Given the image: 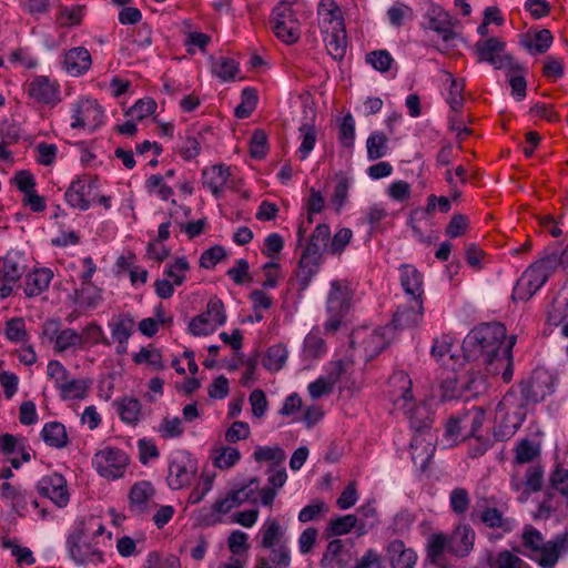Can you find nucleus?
Listing matches in <instances>:
<instances>
[{"label":"nucleus","mask_w":568,"mask_h":568,"mask_svg":"<svg viewBox=\"0 0 568 568\" xmlns=\"http://www.w3.org/2000/svg\"><path fill=\"white\" fill-rule=\"evenodd\" d=\"M516 336L507 338L501 323H485L471 329L463 342L465 358L483 364L489 374L501 373L505 383L514 375L513 347Z\"/></svg>","instance_id":"obj_1"},{"label":"nucleus","mask_w":568,"mask_h":568,"mask_svg":"<svg viewBox=\"0 0 568 568\" xmlns=\"http://www.w3.org/2000/svg\"><path fill=\"white\" fill-rule=\"evenodd\" d=\"M523 542L530 550V558L539 566L554 568L560 555L568 551V530L545 542L538 530L527 527L523 534Z\"/></svg>","instance_id":"obj_2"},{"label":"nucleus","mask_w":568,"mask_h":568,"mask_svg":"<svg viewBox=\"0 0 568 568\" xmlns=\"http://www.w3.org/2000/svg\"><path fill=\"white\" fill-rule=\"evenodd\" d=\"M418 12L422 19L420 28L424 31L436 33L448 47L455 45V41L459 39L455 30L457 20L447 10L433 0H419Z\"/></svg>","instance_id":"obj_3"},{"label":"nucleus","mask_w":568,"mask_h":568,"mask_svg":"<svg viewBox=\"0 0 568 568\" xmlns=\"http://www.w3.org/2000/svg\"><path fill=\"white\" fill-rule=\"evenodd\" d=\"M352 292L348 282L334 280L331 282V290L327 294L326 311L328 320L325 329L336 332L341 326L343 317L351 307Z\"/></svg>","instance_id":"obj_4"},{"label":"nucleus","mask_w":568,"mask_h":568,"mask_svg":"<svg viewBox=\"0 0 568 568\" xmlns=\"http://www.w3.org/2000/svg\"><path fill=\"white\" fill-rule=\"evenodd\" d=\"M85 534L87 523L82 519L67 539L70 557L78 565L103 561V552L100 549L99 541H87Z\"/></svg>","instance_id":"obj_5"},{"label":"nucleus","mask_w":568,"mask_h":568,"mask_svg":"<svg viewBox=\"0 0 568 568\" xmlns=\"http://www.w3.org/2000/svg\"><path fill=\"white\" fill-rule=\"evenodd\" d=\"M329 236L331 230L326 224H318L313 232L300 260L298 277L304 287L316 273L321 250L327 245Z\"/></svg>","instance_id":"obj_6"},{"label":"nucleus","mask_w":568,"mask_h":568,"mask_svg":"<svg viewBox=\"0 0 568 568\" xmlns=\"http://www.w3.org/2000/svg\"><path fill=\"white\" fill-rule=\"evenodd\" d=\"M514 395L507 394L496 406V425L494 427V437L496 440H507L515 435L525 420V413L518 408L510 412Z\"/></svg>","instance_id":"obj_7"},{"label":"nucleus","mask_w":568,"mask_h":568,"mask_svg":"<svg viewBox=\"0 0 568 568\" xmlns=\"http://www.w3.org/2000/svg\"><path fill=\"white\" fill-rule=\"evenodd\" d=\"M272 29L275 36L286 44H293L301 37L300 21L288 3L282 2L273 9Z\"/></svg>","instance_id":"obj_8"},{"label":"nucleus","mask_w":568,"mask_h":568,"mask_svg":"<svg viewBox=\"0 0 568 568\" xmlns=\"http://www.w3.org/2000/svg\"><path fill=\"white\" fill-rule=\"evenodd\" d=\"M226 322L223 302L212 298L206 305V311L193 317L189 323V332L194 336H206L215 332Z\"/></svg>","instance_id":"obj_9"},{"label":"nucleus","mask_w":568,"mask_h":568,"mask_svg":"<svg viewBox=\"0 0 568 568\" xmlns=\"http://www.w3.org/2000/svg\"><path fill=\"white\" fill-rule=\"evenodd\" d=\"M71 119L72 129H87L93 132L102 125L104 111L97 101L84 99L72 105Z\"/></svg>","instance_id":"obj_10"},{"label":"nucleus","mask_w":568,"mask_h":568,"mask_svg":"<svg viewBox=\"0 0 568 568\" xmlns=\"http://www.w3.org/2000/svg\"><path fill=\"white\" fill-rule=\"evenodd\" d=\"M92 464L102 477L116 479L124 474L128 456L121 449L106 447L94 455Z\"/></svg>","instance_id":"obj_11"},{"label":"nucleus","mask_w":568,"mask_h":568,"mask_svg":"<svg viewBox=\"0 0 568 568\" xmlns=\"http://www.w3.org/2000/svg\"><path fill=\"white\" fill-rule=\"evenodd\" d=\"M504 49L505 42L496 37L477 41L474 45L478 61L488 62L495 69H504L515 65V59L510 54L504 53Z\"/></svg>","instance_id":"obj_12"},{"label":"nucleus","mask_w":568,"mask_h":568,"mask_svg":"<svg viewBox=\"0 0 568 568\" xmlns=\"http://www.w3.org/2000/svg\"><path fill=\"white\" fill-rule=\"evenodd\" d=\"M196 473V463L185 452L175 453L169 464L168 484L172 489L189 485Z\"/></svg>","instance_id":"obj_13"},{"label":"nucleus","mask_w":568,"mask_h":568,"mask_svg":"<svg viewBox=\"0 0 568 568\" xmlns=\"http://www.w3.org/2000/svg\"><path fill=\"white\" fill-rule=\"evenodd\" d=\"M549 276L547 275V271H545L541 266H536L532 264L517 281V284L513 291V300H529L539 288L544 286Z\"/></svg>","instance_id":"obj_14"},{"label":"nucleus","mask_w":568,"mask_h":568,"mask_svg":"<svg viewBox=\"0 0 568 568\" xmlns=\"http://www.w3.org/2000/svg\"><path fill=\"white\" fill-rule=\"evenodd\" d=\"M329 28L326 29L325 44L328 54L334 60H342L346 53L347 37L341 18H335L332 10H328Z\"/></svg>","instance_id":"obj_15"},{"label":"nucleus","mask_w":568,"mask_h":568,"mask_svg":"<svg viewBox=\"0 0 568 568\" xmlns=\"http://www.w3.org/2000/svg\"><path fill=\"white\" fill-rule=\"evenodd\" d=\"M388 397L396 410L412 405V379L405 372H395L388 381Z\"/></svg>","instance_id":"obj_16"},{"label":"nucleus","mask_w":568,"mask_h":568,"mask_svg":"<svg viewBox=\"0 0 568 568\" xmlns=\"http://www.w3.org/2000/svg\"><path fill=\"white\" fill-rule=\"evenodd\" d=\"M437 437L435 432L415 433L410 442L412 460L420 470L428 466L434 452Z\"/></svg>","instance_id":"obj_17"},{"label":"nucleus","mask_w":568,"mask_h":568,"mask_svg":"<svg viewBox=\"0 0 568 568\" xmlns=\"http://www.w3.org/2000/svg\"><path fill=\"white\" fill-rule=\"evenodd\" d=\"M93 179H78L67 190L64 197L68 204L74 209L85 211L90 207V196L97 187Z\"/></svg>","instance_id":"obj_18"},{"label":"nucleus","mask_w":568,"mask_h":568,"mask_svg":"<svg viewBox=\"0 0 568 568\" xmlns=\"http://www.w3.org/2000/svg\"><path fill=\"white\" fill-rule=\"evenodd\" d=\"M423 320V302L422 298L410 300L408 304L397 308L393 317L394 328H412L416 327Z\"/></svg>","instance_id":"obj_19"},{"label":"nucleus","mask_w":568,"mask_h":568,"mask_svg":"<svg viewBox=\"0 0 568 568\" xmlns=\"http://www.w3.org/2000/svg\"><path fill=\"white\" fill-rule=\"evenodd\" d=\"M409 420L410 429L415 433L433 432L432 412L424 403L416 404L414 400L412 405L400 409Z\"/></svg>","instance_id":"obj_20"},{"label":"nucleus","mask_w":568,"mask_h":568,"mask_svg":"<svg viewBox=\"0 0 568 568\" xmlns=\"http://www.w3.org/2000/svg\"><path fill=\"white\" fill-rule=\"evenodd\" d=\"M91 63V54L84 47L68 50L63 59V68L72 77L84 74L90 69Z\"/></svg>","instance_id":"obj_21"},{"label":"nucleus","mask_w":568,"mask_h":568,"mask_svg":"<svg viewBox=\"0 0 568 568\" xmlns=\"http://www.w3.org/2000/svg\"><path fill=\"white\" fill-rule=\"evenodd\" d=\"M474 540V529L468 525H460L448 538V551L457 557H465L473 549Z\"/></svg>","instance_id":"obj_22"},{"label":"nucleus","mask_w":568,"mask_h":568,"mask_svg":"<svg viewBox=\"0 0 568 568\" xmlns=\"http://www.w3.org/2000/svg\"><path fill=\"white\" fill-rule=\"evenodd\" d=\"M2 282H17L26 272L27 265L22 253L19 251H9L3 257H0Z\"/></svg>","instance_id":"obj_23"},{"label":"nucleus","mask_w":568,"mask_h":568,"mask_svg":"<svg viewBox=\"0 0 568 568\" xmlns=\"http://www.w3.org/2000/svg\"><path fill=\"white\" fill-rule=\"evenodd\" d=\"M29 95L39 103H55L58 101V87L49 78L39 75L29 84Z\"/></svg>","instance_id":"obj_24"},{"label":"nucleus","mask_w":568,"mask_h":568,"mask_svg":"<svg viewBox=\"0 0 568 568\" xmlns=\"http://www.w3.org/2000/svg\"><path fill=\"white\" fill-rule=\"evenodd\" d=\"M387 551L393 568H414L417 555L412 548H406L402 540H393Z\"/></svg>","instance_id":"obj_25"},{"label":"nucleus","mask_w":568,"mask_h":568,"mask_svg":"<svg viewBox=\"0 0 568 568\" xmlns=\"http://www.w3.org/2000/svg\"><path fill=\"white\" fill-rule=\"evenodd\" d=\"M230 178V169L223 164L212 165L203 171V185L219 196Z\"/></svg>","instance_id":"obj_26"},{"label":"nucleus","mask_w":568,"mask_h":568,"mask_svg":"<svg viewBox=\"0 0 568 568\" xmlns=\"http://www.w3.org/2000/svg\"><path fill=\"white\" fill-rule=\"evenodd\" d=\"M38 493L41 497H68V485L65 478L58 473L43 476L38 481Z\"/></svg>","instance_id":"obj_27"},{"label":"nucleus","mask_w":568,"mask_h":568,"mask_svg":"<svg viewBox=\"0 0 568 568\" xmlns=\"http://www.w3.org/2000/svg\"><path fill=\"white\" fill-rule=\"evenodd\" d=\"M400 284L403 290L410 300L422 298L423 277L422 274L412 265H403L400 267Z\"/></svg>","instance_id":"obj_28"},{"label":"nucleus","mask_w":568,"mask_h":568,"mask_svg":"<svg viewBox=\"0 0 568 568\" xmlns=\"http://www.w3.org/2000/svg\"><path fill=\"white\" fill-rule=\"evenodd\" d=\"M52 276L53 273L49 268H40L30 273L26 278V295L28 297L40 295L49 287Z\"/></svg>","instance_id":"obj_29"},{"label":"nucleus","mask_w":568,"mask_h":568,"mask_svg":"<svg viewBox=\"0 0 568 568\" xmlns=\"http://www.w3.org/2000/svg\"><path fill=\"white\" fill-rule=\"evenodd\" d=\"M111 335L114 341L119 343V353L126 349L128 341L133 332L134 321L128 315H119L116 320L110 324Z\"/></svg>","instance_id":"obj_30"},{"label":"nucleus","mask_w":568,"mask_h":568,"mask_svg":"<svg viewBox=\"0 0 568 568\" xmlns=\"http://www.w3.org/2000/svg\"><path fill=\"white\" fill-rule=\"evenodd\" d=\"M471 520L478 518L489 528H503L504 530H511L514 527V520L505 518L503 514L496 508H487L480 513L471 511Z\"/></svg>","instance_id":"obj_31"},{"label":"nucleus","mask_w":568,"mask_h":568,"mask_svg":"<svg viewBox=\"0 0 568 568\" xmlns=\"http://www.w3.org/2000/svg\"><path fill=\"white\" fill-rule=\"evenodd\" d=\"M392 333L390 326L379 327L364 341V347L369 357L378 355L388 345Z\"/></svg>","instance_id":"obj_32"},{"label":"nucleus","mask_w":568,"mask_h":568,"mask_svg":"<svg viewBox=\"0 0 568 568\" xmlns=\"http://www.w3.org/2000/svg\"><path fill=\"white\" fill-rule=\"evenodd\" d=\"M284 530L275 519H267L261 528V546L270 548L285 544Z\"/></svg>","instance_id":"obj_33"},{"label":"nucleus","mask_w":568,"mask_h":568,"mask_svg":"<svg viewBox=\"0 0 568 568\" xmlns=\"http://www.w3.org/2000/svg\"><path fill=\"white\" fill-rule=\"evenodd\" d=\"M506 69V77L509 85L511 87V95L517 101H521L526 97L527 82L524 73L525 69L515 61V65H510Z\"/></svg>","instance_id":"obj_34"},{"label":"nucleus","mask_w":568,"mask_h":568,"mask_svg":"<svg viewBox=\"0 0 568 568\" xmlns=\"http://www.w3.org/2000/svg\"><path fill=\"white\" fill-rule=\"evenodd\" d=\"M41 437L47 445L55 448H63L68 443L65 428L59 422L45 424L42 428Z\"/></svg>","instance_id":"obj_35"},{"label":"nucleus","mask_w":568,"mask_h":568,"mask_svg":"<svg viewBox=\"0 0 568 568\" xmlns=\"http://www.w3.org/2000/svg\"><path fill=\"white\" fill-rule=\"evenodd\" d=\"M464 437H477L485 422V412L480 407H473L462 416Z\"/></svg>","instance_id":"obj_36"},{"label":"nucleus","mask_w":568,"mask_h":568,"mask_svg":"<svg viewBox=\"0 0 568 568\" xmlns=\"http://www.w3.org/2000/svg\"><path fill=\"white\" fill-rule=\"evenodd\" d=\"M88 388L89 382L87 379L69 377L58 389L60 390L62 399L69 400L84 398Z\"/></svg>","instance_id":"obj_37"},{"label":"nucleus","mask_w":568,"mask_h":568,"mask_svg":"<svg viewBox=\"0 0 568 568\" xmlns=\"http://www.w3.org/2000/svg\"><path fill=\"white\" fill-rule=\"evenodd\" d=\"M287 479V474L284 468L273 466L267 470L268 485L260 491L258 497H274L277 489L281 488Z\"/></svg>","instance_id":"obj_38"},{"label":"nucleus","mask_w":568,"mask_h":568,"mask_svg":"<svg viewBox=\"0 0 568 568\" xmlns=\"http://www.w3.org/2000/svg\"><path fill=\"white\" fill-rule=\"evenodd\" d=\"M287 355V348L283 344L273 345L267 349L263 365L271 372H277L286 363Z\"/></svg>","instance_id":"obj_39"},{"label":"nucleus","mask_w":568,"mask_h":568,"mask_svg":"<svg viewBox=\"0 0 568 568\" xmlns=\"http://www.w3.org/2000/svg\"><path fill=\"white\" fill-rule=\"evenodd\" d=\"M367 159L378 160L387 153V136L383 132H373L366 141Z\"/></svg>","instance_id":"obj_40"},{"label":"nucleus","mask_w":568,"mask_h":568,"mask_svg":"<svg viewBox=\"0 0 568 568\" xmlns=\"http://www.w3.org/2000/svg\"><path fill=\"white\" fill-rule=\"evenodd\" d=\"M447 81L449 82L446 101L454 112H458L464 105V81H457L452 73L446 72Z\"/></svg>","instance_id":"obj_41"},{"label":"nucleus","mask_w":568,"mask_h":568,"mask_svg":"<svg viewBox=\"0 0 568 568\" xmlns=\"http://www.w3.org/2000/svg\"><path fill=\"white\" fill-rule=\"evenodd\" d=\"M118 413L126 424H134L139 420L141 403L133 397H124L118 403Z\"/></svg>","instance_id":"obj_42"},{"label":"nucleus","mask_w":568,"mask_h":568,"mask_svg":"<svg viewBox=\"0 0 568 568\" xmlns=\"http://www.w3.org/2000/svg\"><path fill=\"white\" fill-rule=\"evenodd\" d=\"M511 484L516 491H519L520 487L524 486L523 494L525 495L537 493L542 485V470L540 467H531L526 474L524 484L517 480H513Z\"/></svg>","instance_id":"obj_43"},{"label":"nucleus","mask_w":568,"mask_h":568,"mask_svg":"<svg viewBox=\"0 0 568 568\" xmlns=\"http://www.w3.org/2000/svg\"><path fill=\"white\" fill-rule=\"evenodd\" d=\"M190 270V264L186 257H178L174 263L168 264L163 272L164 278H168L174 285H182L185 281V274Z\"/></svg>","instance_id":"obj_44"},{"label":"nucleus","mask_w":568,"mask_h":568,"mask_svg":"<svg viewBox=\"0 0 568 568\" xmlns=\"http://www.w3.org/2000/svg\"><path fill=\"white\" fill-rule=\"evenodd\" d=\"M552 34L548 29L539 30L534 36V42L524 40L523 45L532 54L545 53L552 44Z\"/></svg>","instance_id":"obj_45"},{"label":"nucleus","mask_w":568,"mask_h":568,"mask_svg":"<svg viewBox=\"0 0 568 568\" xmlns=\"http://www.w3.org/2000/svg\"><path fill=\"white\" fill-rule=\"evenodd\" d=\"M339 376V372L336 374H328L327 376H322L311 383L308 385L310 396L314 399H317L324 395H327L333 392L334 385L337 382Z\"/></svg>","instance_id":"obj_46"},{"label":"nucleus","mask_w":568,"mask_h":568,"mask_svg":"<svg viewBox=\"0 0 568 568\" xmlns=\"http://www.w3.org/2000/svg\"><path fill=\"white\" fill-rule=\"evenodd\" d=\"M490 568H529L518 556L508 550L500 551L489 559Z\"/></svg>","instance_id":"obj_47"},{"label":"nucleus","mask_w":568,"mask_h":568,"mask_svg":"<svg viewBox=\"0 0 568 568\" xmlns=\"http://www.w3.org/2000/svg\"><path fill=\"white\" fill-rule=\"evenodd\" d=\"M442 399L450 400L463 396L462 382L454 372H449L440 383Z\"/></svg>","instance_id":"obj_48"},{"label":"nucleus","mask_w":568,"mask_h":568,"mask_svg":"<svg viewBox=\"0 0 568 568\" xmlns=\"http://www.w3.org/2000/svg\"><path fill=\"white\" fill-rule=\"evenodd\" d=\"M286 455L280 446H258L254 452L256 462H272L274 466L282 464Z\"/></svg>","instance_id":"obj_49"},{"label":"nucleus","mask_w":568,"mask_h":568,"mask_svg":"<svg viewBox=\"0 0 568 568\" xmlns=\"http://www.w3.org/2000/svg\"><path fill=\"white\" fill-rule=\"evenodd\" d=\"M212 70L222 81H231L239 71V65L233 59L221 57L214 62Z\"/></svg>","instance_id":"obj_50"},{"label":"nucleus","mask_w":568,"mask_h":568,"mask_svg":"<svg viewBox=\"0 0 568 568\" xmlns=\"http://www.w3.org/2000/svg\"><path fill=\"white\" fill-rule=\"evenodd\" d=\"M302 143L297 150L301 160H305L313 151L316 143V132L314 128L307 123L300 128Z\"/></svg>","instance_id":"obj_51"},{"label":"nucleus","mask_w":568,"mask_h":568,"mask_svg":"<svg viewBox=\"0 0 568 568\" xmlns=\"http://www.w3.org/2000/svg\"><path fill=\"white\" fill-rule=\"evenodd\" d=\"M158 432L163 438L180 437L184 432L182 419L178 416H166L159 425Z\"/></svg>","instance_id":"obj_52"},{"label":"nucleus","mask_w":568,"mask_h":568,"mask_svg":"<svg viewBox=\"0 0 568 568\" xmlns=\"http://www.w3.org/2000/svg\"><path fill=\"white\" fill-rule=\"evenodd\" d=\"M413 16V9L409 6L402 2H396L387 10L389 23L396 28L402 27L405 19H412Z\"/></svg>","instance_id":"obj_53"},{"label":"nucleus","mask_w":568,"mask_h":568,"mask_svg":"<svg viewBox=\"0 0 568 568\" xmlns=\"http://www.w3.org/2000/svg\"><path fill=\"white\" fill-rule=\"evenodd\" d=\"M83 9L84 7L82 6H75L72 8L61 7L57 17L58 22L63 27H73L79 24L82 21Z\"/></svg>","instance_id":"obj_54"},{"label":"nucleus","mask_w":568,"mask_h":568,"mask_svg":"<svg viewBox=\"0 0 568 568\" xmlns=\"http://www.w3.org/2000/svg\"><path fill=\"white\" fill-rule=\"evenodd\" d=\"M69 499H30V505L36 510V515L40 518L45 519L51 513V507L64 508L68 505Z\"/></svg>","instance_id":"obj_55"},{"label":"nucleus","mask_w":568,"mask_h":568,"mask_svg":"<svg viewBox=\"0 0 568 568\" xmlns=\"http://www.w3.org/2000/svg\"><path fill=\"white\" fill-rule=\"evenodd\" d=\"M394 59L386 50H376L366 55V62L379 72L388 71Z\"/></svg>","instance_id":"obj_56"},{"label":"nucleus","mask_w":568,"mask_h":568,"mask_svg":"<svg viewBox=\"0 0 568 568\" xmlns=\"http://www.w3.org/2000/svg\"><path fill=\"white\" fill-rule=\"evenodd\" d=\"M539 455V447L529 439H521L516 447V460L526 464Z\"/></svg>","instance_id":"obj_57"},{"label":"nucleus","mask_w":568,"mask_h":568,"mask_svg":"<svg viewBox=\"0 0 568 568\" xmlns=\"http://www.w3.org/2000/svg\"><path fill=\"white\" fill-rule=\"evenodd\" d=\"M448 550V539L442 534L430 536L427 545V557L432 564H436L443 551Z\"/></svg>","instance_id":"obj_58"},{"label":"nucleus","mask_w":568,"mask_h":568,"mask_svg":"<svg viewBox=\"0 0 568 568\" xmlns=\"http://www.w3.org/2000/svg\"><path fill=\"white\" fill-rule=\"evenodd\" d=\"M156 109V103L152 99L136 101L128 111L126 115L133 120L141 121L151 115Z\"/></svg>","instance_id":"obj_59"},{"label":"nucleus","mask_w":568,"mask_h":568,"mask_svg":"<svg viewBox=\"0 0 568 568\" xmlns=\"http://www.w3.org/2000/svg\"><path fill=\"white\" fill-rule=\"evenodd\" d=\"M241 458L239 449L233 447H223L214 457V465L221 469L234 466Z\"/></svg>","instance_id":"obj_60"},{"label":"nucleus","mask_w":568,"mask_h":568,"mask_svg":"<svg viewBox=\"0 0 568 568\" xmlns=\"http://www.w3.org/2000/svg\"><path fill=\"white\" fill-rule=\"evenodd\" d=\"M325 353V343L317 334L310 333L304 339V354L310 358H317Z\"/></svg>","instance_id":"obj_61"},{"label":"nucleus","mask_w":568,"mask_h":568,"mask_svg":"<svg viewBox=\"0 0 568 568\" xmlns=\"http://www.w3.org/2000/svg\"><path fill=\"white\" fill-rule=\"evenodd\" d=\"M355 139V120L347 113L339 125V141L343 146L351 148Z\"/></svg>","instance_id":"obj_62"},{"label":"nucleus","mask_w":568,"mask_h":568,"mask_svg":"<svg viewBox=\"0 0 568 568\" xmlns=\"http://www.w3.org/2000/svg\"><path fill=\"white\" fill-rule=\"evenodd\" d=\"M520 393L526 403H538L545 398V392L534 379L523 382Z\"/></svg>","instance_id":"obj_63"},{"label":"nucleus","mask_w":568,"mask_h":568,"mask_svg":"<svg viewBox=\"0 0 568 568\" xmlns=\"http://www.w3.org/2000/svg\"><path fill=\"white\" fill-rule=\"evenodd\" d=\"M225 255L226 252L224 247L220 245L212 246L202 253L200 265L207 270L213 268Z\"/></svg>","instance_id":"obj_64"}]
</instances>
